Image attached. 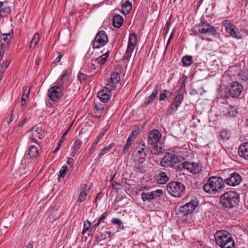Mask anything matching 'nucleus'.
<instances>
[{"label": "nucleus", "instance_id": "f3484780", "mask_svg": "<svg viewBox=\"0 0 248 248\" xmlns=\"http://www.w3.org/2000/svg\"><path fill=\"white\" fill-rule=\"evenodd\" d=\"M242 181V178L240 174L237 172H234L230 175V176L224 181V184L230 186L238 185Z\"/></svg>", "mask_w": 248, "mask_h": 248}, {"label": "nucleus", "instance_id": "4d7b16f0", "mask_svg": "<svg viewBox=\"0 0 248 248\" xmlns=\"http://www.w3.org/2000/svg\"><path fill=\"white\" fill-rule=\"evenodd\" d=\"M100 225V224L97 222L95 223L94 226H93L91 229V232H94L95 231L96 228Z\"/></svg>", "mask_w": 248, "mask_h": 248}, {"label": "nucleus", "instance_id": "4c0bfd02", "mask_svg": "<svg viewBox=\"0 0 248 248\" xmlns=\"http://www.w3.org/2000/svg\"><path fill=\"white\" fill-rule=\"evenodd\" d=\"M178 107L175 106L174 103H171L166 112V115H170L172 114L174 112L176 111L178 109Z\"/></svg>", "mask_w": 248, "mask_h": 248}, {"label": "nucleus", "instance_id": "2f4dec72", "mask_svg": "<svg viewBox=\"0 0 248 248\" xmlns=\"http://www.w3.org/2000/svg\"><path fill=\"white\" fill-rule=\"evenodd\" d=\"M109 53V50H108L105 54L95 59V62H97L98 63L104 64L107 61Z\"/></svg>", "mask_w": 248, "mask_h": 248}, {"label": "nucleus", "instance_id": "052dcab7", "mask_svg": "<svg viewBox=\"0 0 248 248\" xmlns=\"http://www.w3.org/2000/svg\"><path fill=\"white\" fill-rule=\"evenodd\" d=\"M67 135H65L64 133L62 135V136L61 137L59 143L62 144V142L64 141V140L66 139V137Z\"/></svg>", "mask_w": 248, "mask_h": 248}, {"label": "nucleus", "instance_id": "c85d7f7f", "mask_svg": "<svg viewBox=\"0 0 248 248\" xmlns=\"http://www.w3.org/2000/svg\"><path fill=\"white\" fill-rule=\"evenodd\" d=\"M114 143H112L110 144L108 147H104L101 149L99 152L98 157L95 159V161L99 160L105 154L109 152L110 150L113 147Z\"/></svg>", "mask_w": 248, "mask_h": 248}, {"label": "nucleus", "instance_id": "58836bf2", "mask_svg": "<svg viewBox=\"0 0 248 248\" xmlns=\"http://www.w3.org/2000/svg\"><path fill=\"white\" fill-rule=\"evenodd\" d=\"M30 94V89H28L27 87L24 88V93L22 95L21 102H25L29 98Z\"/></svg>", "mask_w": 248, "mask_h": 248}, {"label": "nucleus", "instance_id": "aec40b11", "mask_svg": "<svg viewBox=\"0 0 248 248\" xmlns=\"http://www.w3.org/2000/svg\"><path fill=\"white\" fill-rule=\"evenodd\" d=\"M162 194L163 191L161 189H157L156 190L147 193L143 192L141 194V199L144 202L146 201L151 202V200L159 197L160 195Z\"/></svg>", "mask_w": 248, "mask_h": 248}, {"label": "nucleus", "instance_id": "bf43d9fd", "mask_svg": "<svg viewBox=\"0 0 248 248\" xmlns=\"http://www.w3.org/2000/svg\"><path fill=\"white\" fill-rule=\"evenodd\" d=\"M73 126V123H72L71 124H70L68 128L66 130V131L64 132V135H67L68 133H69V131L71 130L72 127Z\"/></svg>", "mask_w": 248, "mask_h": 248}, {"label": "nucleus", "instance_id": "39448f33", "mask_svg": "<svg viewBox=\"0 0 248 248\" xmlns=\"http://www.w3.org/2000/svg\"><path fill=\"white\" fill-rule=\"evenodd\" d=\"M193 31L195 34H204L215 36L217 33V30L206 21H202L194 26Z\"/></svg>", "mask_w": 248, "mask_h": 248}, {"label": "nucleus", "instance_id": "b1692460", "mask_svg": "<svg viewBox=\"0 0 248 248\" xmlns=\"http://www.w3.org/2000/svg\"><path fill=\"white\" fill-rule=\"evenodd\" d=\"M156 180L159 184H165L169 180V177L165 172L161 171L156 175Z\"/></svg>", "mask_w": 248, "mask_h": 248}, {"label": "nucleus", "instance_id": "338daca9", "mask_svg": "<svg viewBox=\"0 0 248 248\" xmlns=\"http://www.w3.org/2000/svg\"><path fill=\"white\" fill-rule=\"evenodd\" d=\"M15 118V116L13 114V111H12V114H11V118L10 119V121H9V123H11L13 120V119H14Z\"/></svg>", "mask_w": 248, "mask_h": 248}, {"label": "nucleus", "instance_id": "f8f14e48", "mask_svg": "<svg viewBox=\"0 0 248 248\" xmlns=\"http://www.w3.org/2000/svg\"><path fill=\"white\" fill-rule=\"evenodd\" d=\"M243 86L237 81L232 82L228 88V96L238 98L242 93Z\"/></svg>", "mask_w": 248, "mask_h": 248}, {"label": "nucleus", "instance_id": "dca6fc26", "mask_svg": "<svg viewBox=\"0 0 248 248\" xmlns=\"http://www.w3.org/2000/svg\"><path fill=\"white\" fill-rule=\"evenodd\" d=\"M121 79L120 74L117 72H113L111 74L110 78L107 79V88L115 90L116 89V85Z\"/></svg>", "mask_w": 248, "mask_h": 248}, {"label": "nucleus", "instance_id": "de8ad7c7", "mask_svg": "<svg viewBox=\"0 0 248 248\" xmlns=\"http://www.w3.org/2000/svg\"><path fill=\"white\" fill-rule=\"evenodd\" d=\"M111 222L114 224H117L119 226L120 228H124L123 224L122 222L120 219H119L118 218H113L111 220Z\"/></svg>", "mask_w": 248, "mask_h": 248}, {"label": "nucleus", "instance_id": "393cba45", "mask_svg": "<svg viewBox=\"0 0 248 248\" xmlns=\"http://www.w3.org/2000/svg\"><path fill=\"white\" fill-rule=\"evenodd\" d=\"M91 187L87 185H84L82 190L81 191L78 198V201L80 202H83L87 195V192L90 190Z\"/></svg>", "mask_w": 248, "mask_h": 248}, {"label": "nucleus", "instance_id": "7ed1b4c3", "mask_svg": "<svg viewBox=\"0 0 248 248\" xmlns=\"http://www.w3.org/2000/svg\"><path fill=\"white\" fill-rule=\"evenodd\" d=\"M239 202L240 195L234 191L225 192L220 198V202L222 207L228 209L236 207Z\"/></svg>", "mask_w": 248, "mask_h": 248}, {"label": "nucleus", "instance_id": "7c9ffc66", "mask_svg": "<svg viewBox=\"0 0 248 248\" xmlns=\"http://www.w3.org/2000/svg\"><path fill=\"white\" fill-rule=\"evenodd\" d=\"M182 62L185 66H190L193 62V57L190 55L185 56L182 59Z\"/></svg>", "mask_w": 248, "mask_h": 248}, {"label": "nucleus", "instance_id": "a18cd8bd", "mask_svg": "<svg viewBox=\"0 0 248 248\" xmlns=\"http://www.w3.org/2000/svg\"><path fill=\"white\" fill-rule=\"evenodd\" d=\"M229 137V134L226 130H223L220 132V138L222 140H227Z\"/></svg>", "mask_w": 248, "mask_h": 248}, {"label": "nucleus", "instance_id": "5fc2aeb1", "mask_svg": "<svg viewBox=\"0 0 248 248\" xmlns=\"http://www.w3.org/2000/svg\"><path fill=\"white\" fill-rule=\"evenodd\" d=\"M62 54H61L60 53H59V55L57 57V58L54 60V62L55 63H57V62H59L61 61V60L62 59Z\"/></svg>", "mask_w": 248, "mask_h": 248}, {"label": "nucleus", "instance_id": "c756f323", "mask_svg": "<svg viewBox=\"0 0 248 248\" xmlns=\"http://www.w3.org/2000/svg\"><path fill=\"white\" fill-rule=\"evenodd\" d=\"M107 108L106 103L96 102L94 104V112L95 113L100 112Z\"/></svg>", "mask_w": 248, "mask_h": 248}, {"label": "nucleus", "instance_id": "9b49d317", "mask_svg": "<svg viewBox=\"0 0 248 248\" xmlns=\"http://www.w3.org/2000/svg\"><path fill=\"white\" fill-rule=\"evenodd\" d=\"M62 86H54L48 91V96L49 99L53 102H58L62 97Z\"/></svg>", "mask_w": 248, "mask_h": 248}, {"label": "nucleus", "instance_id": "72a5a7b5", "mask_svg": "<svg viewBox=\"0 0 248 248\" xmlns=\"http://www.w3.org/2000/svg\"><path fill=\"white\" fill-rule=\"evenodd\" d=\"M28 155L30 157H35L38 155V149L34 146L32 145L29 150Z\"/></svg>", "mask_w": 248, "mask_h": 248}, {"label": "nucleus", "instance_id": "13d9d810", "mask_svg": "<svg viewBox=\"0 0 248 248\" xmlns=\"http://www.w3.org/2000/svg\"><path fill=\"white\" fill-rule=\"evenodd\" d=\"M67 76V70H65L61 77V79L63 80L65 77Z\"/></svg>", "mask_w": 248, "mask_h": 248}, {"label": "nucleus", "instance_id": "c9c22d12", "mask_svg": "<svg viewBox=\"0 0 248 248\" xmlns=\"http://www.w3.org/2000/svg\"><path fill=\"white\" fill-rule=\"evenodd\" d=\"M183 99V95L181 94L177 95L174 99L172 103H174L176 107H179L180 104L182 103V101Z\"/></svg>", "mask_w": 248, "mask_h": 248}, {"label": "nucleus", "instance_id": "1a4fd4ad", "mask_svg": "<svg viewBox=\"0 0 248 248\" xmlns=\"http://www.w3.org/2000/svg\"><path fill=\"white\" fill-rule=\"evenodd\" d=\"M181 156L176 155L173 152L169 153L161 160V165L165 167H173L175 164L180 162Z\"/></svg>", "mask_w": 248, "mask_h": 248}, {"label": "nucleus", "instance_id": "0e129e2a", "mask_svg": "<svg viewBox=\"0 0 248 248\" xmlns=\"http://www.w3.org/2000/svg\"><path fill=\"white\" fill-rule=\"evenodd\" d=\"M25 105H26L25 102H21V106L22 110H24Z\"/></svg>", "mask_w": 248, "mask_h": 248}, {"label": "nucleus", "instance_id": "680f3d73", "mask_svg": "<svg viewBox=\"0 0 248 248\" xmlns=\"http://www.w3.org/2000/svg\"><path fill=\"white\" fill-rule=\"evenodd\" d=\"M61 146H62V144H61L60 143H59L58 146H57L56 149L54 150V152L55 153H57L60 149Z\"/></svg>", "mask_w": 248, "mask_h": 248}, {"label": "nucleus", "instance_id": "4468645a", "mask_svg": "<svg viewBox=\"0 0 248 248\" xmlns=\"http://www.w3.org/2000/svg\"><path fill=\"white\" fill-rule=\"evenodd\" d=\"M137 42V36L135 32L130 34L127 47L124 55V59L129 60L131 57V53L134 50Z\"/></svg>", "mask_w": 248, "mask_h": 248}, {"label": "nucleus", "instance_id": "09e8293b", "mask_svg": "<svg viewBox=\"0 0 248 248\" xmlns=\"http://www.w3.org/2000/svg\"><path fill=\"white\" fill-rule=\"evenodd\" d=\"M134 170L137 172L142 173L144 172V168L142 165H138L134 167Z\"/></svg>", "mask_w": 248, "mask_h": 248}, {"label": "nucleus", "instance_id": "6e6d98bb", "mask_svg": "<svg viewBox=\"0 0 248 248\" xmlns=\"http://www.w3.org/2000/svg\"><path fill=\"white\" fill-rule=\"evenodd\" d=\"M27 119L26 118H24L22 121H20L18 124V125L19 126V127H22L24 125V124H26L27 123Z\"/></svg>", "mask_w": 248, "mask_h": 248}, {"label": "nucleus", "instance_id": "a211bd4d", "mask_svg": "<svg viewBox=\"0 0 248 248\" xmlns=\"http://www.w3.org/2000/svg\"><path fill=\"white\" fill-rule=\"evenodd\" d=\"M182 168L187 170L189 172L193 173H199L202 170V166L198 163H190L188 162H184L181 163Z\"/></svg>", "mask_w": 248, "mask_h": 248}, {"label": "nucleus", "instance_id": "49530a36", "mask_svg": "<svg viewBox=\"0 0 248 248\" xmlns=\"http://www.w3.org/2000/svg\"><path fill=\"white\" fill-rule=\"evenodd\" d=\"M67 169H68V167L67 166H62L59 172V173H60L59 175V177H60V178L63 177L65 175V173L67 170Z\"/></svg>", "mask_w": 248, "mask_h": 248}, {"label": "nucleus", "instance_id": "6ab92c4d", "mask_svg": "<svg viewBox=\"0 0 248 248\" xmlns=\"http://www.w3.org/2000/svg\"><path fill=\"white\" fill-rule=\"evenodd\" d=\"M111 89L107 88V86L105 89L101 90L97 93V97L99 98L100 101L104 103H106L110 100L111 96Z\"/></svg>", "mask_w": 248, "mask_h": 248}, {"label": "nucleus", "instance_id": "8fccbe9b", "mask_svg": "<svg viewBox=\"0 0 248 248\" xmlns=\"http://www.w3.org/2000/svg\"><path fill=\"white\" fill-rule=\"evenodd\" d=\"M78 77L81 82H82V81H85L87 78V76L81 72L78 73Z\"/></svg>", "mask_w": 248, "mask_h": 248}, {"label": "nucleus", "instance_id": "5701e85b", "mask_svg": "<svg viewBox=\"0 0 248 248\" xmlns=\"http://www.w3.org/2000/svg\"><path fill=\"white\" fill-rule=\"evenodd\" d=\"M239 155L248 160V142L241 144L238 149Z\"/></svg>", "mask_w": 248, "mask_h": 248}, {"label": "nucleus", "instance_id": "864d4df0", "mask_svg": "<svg viewBox=\"0 0 248 248\" xmlns=\"http://www.w3.org/2000/svg\"><path fill=\"white\" fill-rule=\"evenodd\" d=\"M166 91L164 90L163 93H161L160 95L159 100H164L166 98Z\"/></svg>", "mask_w": 248, "mask_h": 248}, {"label": "nucleus", "instance_id": "423d86ee", "mask_svg": "<svg viewBox=\"0 0 248 248\" xmlns=\"http://www.w3.org/2000/svg\"><path fill=\"white\" fill-rule=\"evenodd\" d=\"M167 190L171 196L181 197L185 193V187L181 183L174 181L168 184Z\"/></svg>", "mask_w": 248, "mask_h": 248}, {"label": "nucleus", "instance_id": "c03bdc74", "mask_svg": "<svg viewBox=\"0 0 248 248\" xmlns=\"http://www.w3.org/2000/svg\"><path fill=\"white\" fill-rule=\"evenodd\" d=\"M9 64L10 62H9L8 60L3 62V63L0 65V71L4 73Z\"/></svg>", "mask_w": 248, "mask_h": 248}, {"label": "nucleus", "instance_id": "ea45409f", "mask_svg": "<svg viewBox=\"0 0 248 248\" xmlns=\"http://www.w3.org/2000/svg\"><path fill=\"white\" fill-rule=\"evenodd\" d=\"M105 135V132H102L100 135L95 139L94 142L93 143L90 150L96 148V145L100 141V140Z\"/></svg>", "mask_w": 248, "mask_h": 248}, {"label": "nucleus", "instance_id": "9d476101", "mask_svg": "<svg viewBox=\"0 0 248 248\" xmlns=\"http://www.w3.org/2000/svg\"><path fill=\"white\" fill-rule=\"evenodd\" d=\"M221 24L225 26V31L230 36L238 39L242 38V34L241 31L230 21L224 20L221 22Z\"/></svg>", "mask_w": 248, "mask_h": 248}, {"label": "nucleus", "instance_id": "bb28decb", "mask_svg": "<svg viewBox=\"0 0 248 248\" xmlns=\"http://www.w3.org/2000/svg\"><path fill=\"white\" fill-rule=\"evenodd\" d=\"M124 22L123 17L120 15H116L113 18V25L117 28H120Z\"/></svg>", "mask_w": 248, "mask_h": 248}, {"label": "nucleus", "instance_id": "473e14b6", "mask_svg": "<svg viewBox=\"0 0 248 248\" xmlns=\"http://www.w3.org/2000/svg\"><path fill=\"white\" fill-rule=\"evenodd\" d=\"M123 13L125 14H128L132 9V4L130 2L126 1L123 5Z\"/></svg>", "mask_w": 248, "mask_h": 248}, {"label": "nucleus", "instance_id": "774afa93", "mask_svg": "<svg viewBox=\"0 0 248 248\" xmlns=\"http://www.w3.org/2000/svg\"><path fill=\"white\" fill-rule=\"evenodd\" d=\"M26 248H33V245L31 244V243H29L26 246Z\"/></svg>", "mask_w": 248, "mask_h": 248}, {"label": "nucleus", "instance_id": "a19ab883", "mask_svg": "<svg viewBox=\"0 0 248 248\" xmlns=\"http://www.w3.org/2000/svg\"><path fill=\"white\" fill-rule=\"evenodd\" d=\"M91 222L89 220H86L84 222L83 229L82 232V234H84L87 232L91 226Z\"/></svg>", "mask_w": 248, "mask_h": 248}, {"label": "nucleus", "instance_id": "37998d69", "mask_svg": "<svg viewBox=\"0 0 248 248\" xmlns=\"http://www.w3.org/2000/svg\"><path fill=\"white\" fill-rule=\"evenodd\" d=\"M131 142L132 141H131V138H128L126 143L124 146V151H123L124 154H125L127 152L129 148L131 146V145L132 144Z\"/></svg>", "mask_w": 248, "mask_h": 248}, {"label": "nucleus", "instance_id": "f704fd0d", "mask_svg": "<svg viewBox=\"0 0 248 248\" xmlns=\"http://www.w3.org/2000/svg\"><path fill=\"white\" fill-rule=\"evenodd\" d=\"M39 40V33H35L31 41L30 48H34L37 45V44H38Z\"/></svg>", "mask_w": 248, "mask_h": 248}, {"label": "nucleus", "instance_id": "3c124183", "mask_svg": "<svg viewBox=\"0 0 248 248\" xmlns=\"http://www.w3.org/2000/svg\"><path fill=\"white\" fill-rule=\"evenodd\" d=\"M108 213L107 211L103 213V214L101 215V217L98 220V222L100 224L101 222L105 218V217L107 216Z\"/></svg>", "mask_w": 248, "mask_h": 248}, {"label": "nucleus", "instance_id": "a878e982", "mask_svg": "<svg viewBox=\"0 0 248 248\" xmlns=\"http://www.w3.org/2000/svg\"><path fill=\"white\" fill-rule=\"evenodd\" d=\"M158 93V87L156 86L154 89L151 95L147 98L144 102V105L146 106L153 102Z\"/></svg>", "mask_w": 248, "mask_h": 248}, {"label": "nucleus", "instance_id": "ddd939ff", "mask_svg": "<svg viewBox=\"0 0 248 248\" xmlns=\"http://www.w3.org/2000/svg\"><path fill=\"white\" fill-rule=\"evenodd\" d=\"M108 42V37L105 31H101L96 35L93 46L94 48H98L100 46H104Z\"/></svg>", "mask_w": 248, "mask_h": 248}, {"label": "nucleus", "instance_id": "cd10ccee", "mask_svg": "<svg viewBox=\"0 0 248 248\" xmlns=\"http://www.w3.org/2000/svg\"><path fill=\"white\" fill-rule=\"evenodd\" d=\"M82 142L79 139H76L72 147V152L70 154L71 156H74L80 148Z\"/></svg>", "mask_w": 248, "mask_h": 248}, {"label": "nucleus", "instance_id": "4be33fe9", "mask_svg": "<svg viewBox=\"0 0 248 248\" xmlns=\"http://www.w3.org/2000/svg\"><path fill=\"white\" fill-rule=\"evenodd\" d=\"M223 116L226 118H231L235 116L237 113V109L234 106L228 105L225 108V110L223 111Z\"/></svg>", "mask_w": 248, "mask_h": 248}, {"label": "nucleus", "instance_id": "69168bd1", "mask_svg": "<svg viewBox=\"0 0 248 248\" xmlns=\"http://www.w3.org/2000/svg\"><path fill=\"white\" fill-rule=\"evenodd\" d=\"M131 139V141H132V140L134 139L135 138V136H134V132H133L131 133V134L130 135V136L128 138H130Z\"/></svg>", "mask_w": 248, "mask_h": 248}, {"label": "nucleus", "instance_id": "e2e57ef3", "mask_svg": "<svg viewBox=\"0 0 248 248\" xmlns=\"http://www.w3.org/2000/svg\"><path fill=\"white\" fill-rule=\"evenodd\" d=\"M73 159L71 157H69L67 159V163L68 164V165H71L73 163Z\"/></svg>", "mask_w": 248, "mask_h": 248}, {"label": "nucleus", "instance_id": "412c9836", "mask_svg": "<svg viewBox=\"0 0 248 248\" xmlns=\"http://www.w3.org/2000/svg\"><path fill=\"white\" fill-rule=\"evenodd\" d=\"M32 132L31 136L30 138V140L31 142L38 143L37 139H42L43 138L42 134L40 133L41 129L36 126H33L31 130Z\"/></svg>", "mask_w": 248, "mask_h": 248}, {"label": "nucleus", "instance_id": "0eeeda50", "mask_svg": "<svg viewBox=\"0 0 248 248\" xmlns=\"http://www.w3.org/2000/svg\"><path fill=\"white\" fill-rule=\"evenodd\" d=\"M13 36V31L12 29L10 32H4L0 31V61L2 60L6 47L10 44Z\"/></svg>", "mask_w": 248, "mask_h": 248}, {"label": "nucleus", "instance_id": "e433bc0d", "mask_svg": "<svg viewBox=\"0 0 248 248\" xmlns=\"http://www.w3.org/2000/svg\"><path fill=\"white\" fill-rule=\"evenodd\" d=\"M100 235L99 237V239L100 240H105L108 238H109L111 236V232L105 231L104 232H100Z\"/></svg>", "mask_w": 248, "mask_h": 248}, {"label": "nucleus", "instance_id": "f257e3e1", "mask_svg": "<svg viewBox=\"0 0 248 248\" xmlns=\"http://www.w3.org/2000/svg\"><path fill=\"white\" fill-rule=\"evenodd\" d=\"M224 180L217 176L210 177L203 186L204 191L210 194H216L224 187Z\"/></svg>", "mask_w": 248, "mask_h": 248}, {"label": "nucleus", "instance_id": "6e6552de", "mask_svg": "<svg viewBox=\"0 0 248 248\" xmlns=\"http://www.w3.org/2000/svg\"><path fill=\"white\" fill-rule=\"evenodd\" d=\"M147 148L144 143L140 144L136 147L133 153L134 160L140 164H142L147 156Z\"/></svg>", "mask_w": 248, "mask_h": 248}, {"label": "nucleus", "instance_id": "2eb2a0df", "mask_svg": "<svg viewBox=\"0 0 248 248\" xmlns=\"http://www.w3.org/2000/svg\"><path fill=\"white\" fill-rule=\"evenodd\" d=\"M195 207V202L192 201L186 203L180 207L177 213V217L180 218H183L188 214H190L194 210Z\"/></svg>", "mask_w": 248, "mask_h": 248}, {"label": "nucleus", "instance_id": "f03ea898", "mask_svg": "<svg viewBox=\"0 0 248 248\" xmlns=\"http://www.w3.org/2000/svg\"><path fill=\"white\" fill-rule=\"evenodd\" d=\"M214 236L216 244L221 248H235L234 241L228 232L217 231Z\"/></svg>", "mask_w": 248, "mask_h": 248}, {"label": "nucleus", "instance_id": "79ce46f5", "mask_svg": "<svg viewBox=\"0 0 248 248\" xmlns=\"http://www.w3.org/2000/svg\"><path fill=\"white\" fill-rule=\"evenodd\" d=\"M10 8L9 7H6L0 10V16L3 17L6 16L10 12Z\"/></svg>", "mask_w": 248, "mask_h": 248}, {"label": "nucleus", "instance_id": "20e7f679", "mask_svg": "<svg viewBox=\"0 0 248 248\" xmlns=\"http://www.w3.org/2000/svg\"><path fill=\"white\" fill-rule=\"evenodd\" d=\"M160 138L161 134L157 129L153 130L149 133L148 144L152 154L159 155L162 153L161 147L158 145Z\"/></svg>", "mask_w": 248, "mask_h": 248}, {"label": "nucleus", "instance_id": "603ef678", "mask_svg": "<svg viewBox=\"0 0 248 248\" xmlns=\"http://www.w3.org/2000/svg\"><path fill=\"white\" fill-rule=\"evenodd\" d=\"M187 77L183 76L180 79V81L179 82V83L181 82L182 85L181 86V88H183V87H185V81Z\"/></svg>", "mask_w": 248, "mask_h": 248}]
</instances>
